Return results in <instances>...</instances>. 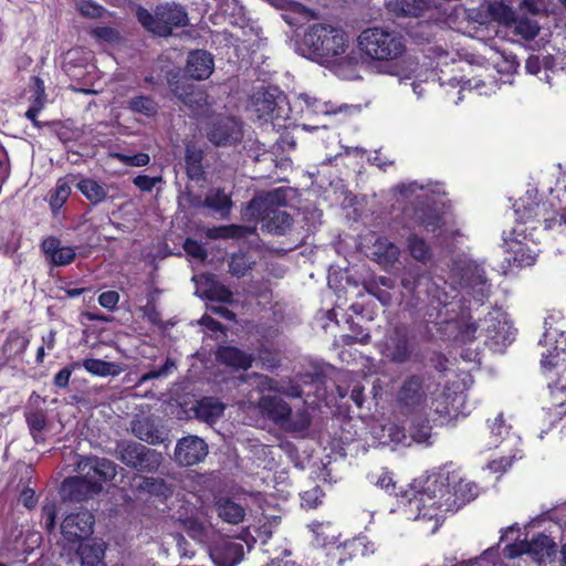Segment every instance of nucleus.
<instances>
[{"instance_id":"1","label":"nucleus","mask_w":566,"mask_h":566,"mask_svg":"<svg viewBox=\"0 0 566 566\" xmlns=\"http://www.w3.org/2000/svg\"><path fill=\"white\" fill-rule=\"evenodd\" d=\"M537 196L538 190L531 187L514 205L517 224L504 238L505 260L512 266L526 268L536 262L538 249L530 238L528 229L534 230L543 223L545 229L566 235V181H557L545 202Z\"/></svg>"},{"instance_id":"2","label":"nucleus","mask_w":566,"mask_h":566,"mask_svg":"<svg viewBox=\"0 0 566 566\" xmlns=\"http://www.w3.org/2000/svg\"><path fill=\"white\" fill-rule=\"evenodd\" d=\"M478 495L476 485L455 472L439 471L410 486L401 495V504L410 520L442 517L443 513L457 511Z\"/></svg>"},{"instance_id":"3","label":"nucleus","mask_w":566,"mask_h":566,"mask_svg":"<svg viewBox=\"0 0 566 566\" xmlns=\"http://www.w3.org/2000/svg\"><path fill=\"white\" fill-rule=\"evenodd\" d=\"M297 50L303 56L345 76L347 67L358 63V56L352 49L349 33L332 21L310 24L298 43Z\"/></svg>"},{"instance_id":"4","label":"nucleus","mask_w":566,"mask_h":566,"mask_svg":"<svg viewBox=\"0 0 566 566\" xmlns=\"http://www.w3.org/2000/svg\"><path fill=\"white\" fill-rule=\"evenodd\" d=\"M541 367L548 379V387L556 415L566 413V315L559 310L548 313L544 333L538 340Z\"/></svg>"},{"instance_id":"5","label":"nucleus","mask_w":566,"mask_h":566,"mask_svg":"<svg viewBox=\"0 0 566 566\" xmlns=\"http://www.w3.org/2000/svg\"><path fill=\"white\" fill-rule=\"evenodd\" d=\"M396 397L400 406L427 417L430 412L438 416L450 413L451 396L426 376L411 375L405 378Z\"/></svg>"},{"instance_id":"6","label":"nucleus","mask_w":566,"mask_h":566,"mask_svg":"<svg viewBox=\"0 0 566 566\" xmlns=\"http://www.w3.org/2000/svg\"><path fill=\"white\" fill-rule=\"evenodd\" d=\"M76 471L82 476L64 480L61 495L65 501L80 502L102 490V483L116 475L115 464L107 459L76 457Z\"/></svg>"},{"instance_id":"7","label":"nucleus","mask_w":566,"mask_h":566,"mask_svg":"<svg viewBox=\"0 0 566 566\" xmlns=\"http://www.w3.org/2000/svg\"><path fill=\"white\" fill-rule=\"evenodd\" d=\"M356 46L364 61L377 66L401 59L407 51L405 38L399 32L382 27L363 30L356 39Z\"/></svg>"},{"instance_id":"8","label":"nucleus","mask_w":566,"mask_h":566,"mask_svg":"<svg viewBox=\"0 0 566 566\" xmlns=\"http://www.w3.org/2000/svg\"><path fill=\"white\" fill-rule=\"evenodd\" d=\"M284 201L282 189H275L251 200L245 214L260 219L262 230L273 234H283L292 223L291 216L281 209Z\"/></svg>"},{"instance_id":"9","label":"nucleus","mask_w":566,"mask_h":566,"mask_svg":"<svg viewBox=\"0 0 566 566\" xmlns=\"http://www.w3.org/2000/svg\"><path fill=\"white\" fill-rule=\"evenodd\" d=\"M136 18L148 32L159 36H167L171 34L174 28L185 27L188 23L186 10L175 3L158 6L154 13L138 7Z\"/></svg>"},{"instance_id":"10","label":"nucleus","mask_w":566,"mask_h":566,"mask_svg":"<svg viewBox=\"0 0 566 566\" xmlns=\"http://www.w3.org/2000/svg\"><path fill=\"white\" fill-rule=\"evenodd\" d=\"M258 406L265 417L286 431L302 432L311 424V417L306 409H297L293 412L287 402L280 397L263 395Z\"/></svg>"},{"instance_id":"11","label":"nucleus","mask_w":566,"mask_h":566,"mask_svg":"<svg viewBox=\"0 0 566 566\" xmlns=\"http://www.w3.org/2000/svg\"><path fill=\"white\" fill-rule=\"evenodd\" d=\"M118 459L133 469L155 472L163 462L160 452L138 442H123L118 446Z\"/></svg>"},{"instance_id":"12","label":"nucleus","mask_w":566,"mask_h":566,"mask_svg":"<svg viewBox=\"0 0 566 566\" xmlns=\"http://www.w3.org/2000/svg\"><path fill=\"white\" fill-rule=\"evenodd\" d=\"M504 554L509 558H516L521 555H528L539 566L551 563L556 554L555 543L546 535H538L532 541H520L509 544L504 548Z\"/></svg>"},{"instance_id":"13","label":"nucleus","mask_w":566,"mask_h":566,"mask_svg":"<svg viewBox=\"0 0 566 566\" xmlns=\"http://www.w3.org/2000/svg\"><path fill=\"white\" fill-rule=\"evenodd\" d=\"M378 348L381 356L394 364L409 361L412 353L407 332L402 328H395L386 335Z\"/></svg>"},{"instance_id":"14","label":"nucleus","mask_w":566,"mask_h":566,"mask_svg":"<svg viewBox=\"0 0 566 566\" xmlns=\"http://www.w3.org/2000/svg\"><path fill=\"white\" fill-rule=\"evenodd\" d=\"M457 271L454 275L459 277V284L465 293L472 295L476 302L483 303L490 292L483 270L474 263H468Z\"/></svg>"},{"instance_id":"15","label":"nucleus","mask_w":566,"mask_h":566,"mask_svg":"<svg viewBox=\"0 0 566 566\" xmlns=\"http://www.w3.org/2000/svg\"><path fill=\"white\" fill-rule=\"evenodd\" d=\"M94 516L88 511L67 515L61 524L63 539L70 545H76L93 533Z\"/></svg>"},{"instance_id":"16","label":"nucleus","mask_w":566,"mask_h":566,"mask_svg":"<svg viewBox=\"0 0 566 566\" xmlns=\"http://www.w3.org/2000/svg\"><path fill=\"white\" fill-rule=\"evenodd\" d=\"M489 439L483 446L484 449L501 448L502 452L517 450L520 438L515 436L511 429V424L506 423L504 415L497 413L493 420H488Z\"/></svg>"},{"instance_id":"17","label":"nucleus","mask_w":566,"mask_h":566,"mask_svg":"<svg viewBox=\"0 0 566 566\" xmlns=\"http://www.w3.org/2000/svg\"><path fill=\"white\" fill-rule=\"evenodd\" d=\"M488 337L497 346H506L515 338V328L507 315L500 311L490 313L484 318Z\"/></svg>"},{"instance_id":"18","label":"nucleus","mask_w":566,"mask_h":566,"mask_svg":"<svg viewBox=\"0 0 566 566\" xmlns=\"http://www.w3.org/2000/svg\"><path fill=\"white\" fill-rule=\"evenodd\" d=\"M208 454V444L197 436L180 439L175 448V460L188 467L201 462Z\"/></svg>"},{"instance_id":"19","label":"nucleus","mask_w":566,"mask_h":566,"mask_svg":"<svg viewBox=\"0 0 566 566\" xmlns=\"http://www.w3.org/2000/svg\"><path fill=\"white\" fill-rule=\"evenodd\" d=\"M243 554V545L229 538L221 539L210 549V557L216 566H235Z\"/></svg>"},{"instance_id":"20","label":"nucleus","mask_w":566,"mask_h":566,"mask_svg":"<svg viewBox=\"0 0 566 566\" xmlns=\"http://www.w3.org/2000/svg\"><path fill=\"white\" fill-rule=\"evenodd\" d=\"M313 543L315 546L324 548L328 554H334V551L345 549L348 543H338L339 532L331 523H314L312 524Z\"/></svg>"},{"instance_id":"21","label":"nucleus","mask_w":566,"mask_h":566,"mask_svg":"<svg viewBox=\"0 0 566 566\" xmlns=\"http://www.w3.org/2000/svg\"><path fill=\"white\" fill-rule=\"evenodd\" d=\"M242 135L241 125L234 118H224L213 125L208 137L217 146L231 145L240 140Z\"/></svg>"},{"instance_id":"22","label":"nucleus","mask_w":566,"mask_h":566,"mask_svg":"<svg viewBox=\"0 0 566 566\" xmlns=\"http://www.w3.org/2000/svg\"><path fill=\"white\" fill-rule=\"evenodd\" d=\"M42 251L46 259L55 266H65L75 259V250L72 247L63 245L55 237H48L42 241Z\"/></svg>"},{"instance_id":"23","label":"nucleus","mask_w":566,"mask_h":566,"mask_svg":"<svg viewBox=\"0 0 566 566\" xmlns=\"http://www.w3.org/2000/svg\"><path fill=\"white\" fill-rule=\"evenodd\" d=\"M75 187L94 206L114 198L109 195V191L114 188L113 185L93 178L81 177Z\"/></svg>"},{"instance_id":"24","label":"nucleus","mask_w":566,"mask_h":566,"mask_svg":"<svg viewBox=\"0 0 566 566\" xmlns=\"http://www.w3.org/2000/svg\"><path fill=\"white\" fill-rule=\"evenodd\" d=\"M214 67L212 55L206 51L191 52L187 59L186 72L195 80L208 78Z\"/></svg>"},{"instance_id":"25","label":"nucleus","mask_w":566,"mask_h":566,"mask_svg":"<svg viewBox=\"0 0 566 566\" xmlns=\"http://www.w3.org/2000/svg\"><path fill=\"white\" fill-rule=\"evenodd\" d=\"M216 510L219 517L229 524H239L245 517V506L233 497L220 496L216 501Z\"/></svg>"},{"instance_id":"26","label":"nucleus","mask_w":566,"mask_h":566,"mask_svg":"<svg viewBox=\"0 0 566 566\" xmlns=\"http://www.w3.org/2000/svg\"><path fill=\"white\" fill-rule=\"evenodd\" d=\"M371 254L378 264L388 268L392 266L399 260L400 250L388 239L379 237L373 245Z\"/></svg>"},{"instance_id":"27","label":"nucleus","mask_w":566,"mask_h":566,"mask_svg":"<svg viewBox=\"0 0 566 566\" xmlns=\"http://www.w3.org/2000/svg\"><path fill=\"white\" fill-rule=\"evenodd\" d=\"M217 359L237 369H248L252 364L253 357L237 347L223 346L218 349Z\"/></svg>"},{"instance_id":"28","label":"nucleus","mask_w":566,"mask_h":566,"mask_svg":"<svg viewBox=\"0 0 566 566\" xmlns=\"http://www.w3.org/2000/svg\"><path fill=\"white\" fill-rule=\"evenodd\" d=\"M88 60L90 53L83 49L69 50L64 56L63 69L71 77L81 78L84 74L83 69Z\"/></svg>"},{"instance_id":"29","label":"nucleus","mask_w":566,"mask_h":566,"mask_svg":"<svg viewBox=\"0 0 566 566\" xmlns=\"http://www.w3.org/2000/svg\"><path fill=\"white\" fill-rule=\"evenodd\" d=\"M223 411L224 405L211 397L201 399L195 409L197 418L208 423L216 422Z\"/></svg>"},{"instance_id":"30","label":"nucleus","mask_w":566,"mask_h":566,"mask_svg":"<svg viewBox=\"0 0 566 566\" xmlns=\"http://www.w3.org/2000/svg\"><path fill=\"white\" fill-rule=\"evenodd\" d=\"M133 433L140 440L150 444L161 443L164 437L159 432L153 421L148 418H139L132 423Z\"/></svg>"},{"instance_id":"31","label":"nucleus","mask_w":566,"mask_h":566,"mask_svg":"<svg viewBox=\"0 0 566 566\" xmlns=\"http://www.w3.org/2000/svg\"><path fill=\"white\" fill-rule=\"evenodd\" d=\"M389 9L405 17H418L427 8H429L428 0H388Z\"/></svg>"},{"instance_id":"32","label":"nucleus","mask_w":566,"mask_h":566,"mask_svg":"<svg viewBox=\"0 0 566 566\" xmlns=\"http://www.w3.org/2000/svg\"><path fill=\"white\" fill-rule=\"evenodd\" d=\"M82 366L87 373L99 377L117 376L123 371L122 366L117 363L95 358L84 359Z\"/></svg>"},{"instance_id":"33","label":"nucleus","mask_w":566,"mask_h":566,"mask_svg":"<svg viewBox=\"0 0 566 566\" xmlns=\"http://www.w3.org/2000/svg\"><path fill=\"white\" fill-rule=\"evenodd\" d=\"M76 554L82 566H98L104 557V547L101 543L80 545Z\"/></svg>"},{"instance_id":"34","label":"nucleus","mask_w":566,"mask_h":566,"mask_svg":"<svg viewBox=\"0 0 566 566\" xmlns=\"http://www.w3.org/2000/svg\"><path fill=\"white\" fill-rule=\"evenodd\" d=\"M515 35L521 36L524 40H533L539 32L537 22L530 18H516L514 22L509 27Z\"/></svg>"},{"instance_id":"35","label":"nucleus","mask_w":566,"mask_h":566,"mask_svg":"<svg viewBox=\"0 0 566 566\" xmlns=\"http://www.w3.org/2000/svg\"><path fill=\"white\" fill-rule=\"evenodd\" d=\"M71 195L70 182L65 178H60L56 181L54 189L50 192V208L53 212L59 211L66 202Z\"/></svg>"},{"instance_id":"36","label":"nucleus","mask_w":566,"mask_h":566,"mask_svg":"<svg viewBox=\"0 0 566 566\" xmlns=\"http://www.w3.org/2000/svg\"><path fill=\"white\" fill-rule=\"evenodd\" d=\"M255 230V227H248V226H223L210 229L208 231V237L211 239H218V238H242L245 235H249L253 233Z\"/></svg>"},{"instance_id":"37","label":"nucleus","mask_w":566,"mask_h":566,"mask_svg":"<svg viewBox=\"0 0 566 566\" xmlns=\"http://www.w3.org/2000/svg\"><path fill=\"white\" fill-rule=\"evenodd\" d=\"M407 249L410 255L421 263L428 262L432 256L430 247L423 239L417 237L416 234H411L408 238Z\"/></svg>"},{"instance_id":"38","label":"nucleus","mask_w":566,"mask_h":566,"mask_svg":"<svg viewBox=\"0 0 566 566\" xmlns=\"http://www.w3.org/2000/svg\"><path fill=\"white\" fill-rule=\"evenodd\" d=\"M259 386L262 391H274L292 398L301 397L302 395L300 386L279 385L275 380L268 377H261Z\"/></svg>"},{"instance_id":"39","label":"nucleus","mask_w":566,"mask_h":566,"mask_svg":"<svg viewBox=\"0 0 566 566\" xmlns=\"http://www.w3.org/2000/svg\"><path fill=\"white\" fill-rule=\"evenodd\" d=\"M206 206L213 209L221 216L229 213L231 208V200L229 196L219 189L211 190L206 197Z\"/></svg>"},{"instance_id":"40","label":"nucleus","mask_w":566,"mask_h":566,"mask_svg":"<svg viewBox=\"0 0 566 566\" xmlns=\"http://www.w3.org/2000/svg\"><path fill=\"white\" fill-rule=\"evenodd\" d=\"M29 345V338L20 333H10L4 344L3 350L8 357L21 356Z\"/></svg>"},{"instance_id":"41","label":"nucleus","mask_w":566,"mask_h":566,"mask_svg":"<svg viewBox=\"0 0 566 566\" xmlns=\"http://www.w3.org/2000/svg\"><path fill=\"white\" fill-rule=\"evenodd\" d=\"M252 107L256 117L262 119L266 118L273 113L275 102L272 98V95L266 93H258L253 96Z\"/></svg>"},{"instance_id":"42","label":"nucleus","mask_w":566,"mask_h":566,"mask_svg":"<svg viewBox=\"0 0 566 566\" xmlns=\"http://www.w3.org/2000/svg\"><path fill=\"white\" fill-rule=\"evenodd\" d=\"M518 450H512V451H501V455L499 458H495L491 460L486 469L495 474H502L504 473L513 463V460L517 458Z\"/></svg>"},{"instance_id":"43","label":"nucleus","mask_w":566,"mask_h":566,"mask_svg":"<svg viewBox=\"0 0 566 566\" xmlns=\"http://www.w3.org/2000/svg\"><path fill=\"white\" fill-rule=\"evenodd\" d=\"M27 422L35 442L43 441L42 432L46 426L43 411H32L27 415Z\"/></svg>"},{"instance_id":"44","label":"nucleus","mask_w":566,"mask_h":566,"mask_svg":"<svg viewBox=\"0 0 566 566\" xmlns=\"http://www.w3.org/2000/svg\"><path fill=\"white\" fill-rule=\"evenodd\" d=\"M431 438V427L428 420L417 423L415 420L411 421L409 428V441L416 443H429Z\"/></svg>"},{"instance_id":"45","label":"nucleus","mask_w":566,"mask_h":566,"mask_svg":"<svg viewBox=\"0 0 566 566\" xmlns=\"http://www.w3.org/2000/svg\"><path fill=\"white\" fill-rule=\"evenodd\" d=\"M417 222L427 231H436L441 224V217L432 209H420L415 212Z\"/></svg>"},{"instance_id":"46","label":"nucleus","mask_w":566,"mask_h":566,"mask_svg":"<svg viewBox=\"0 0 566 566\" xmlns=\"http://www.w3.org/2000/svg\"><path fill=\"white\" fill-rule=\"evenodd\" d=\"M465 88L476 91L479 95H491L495 93L496 83L494 81L486 83L482 78H471L464 82L459 93L461 94Z\"/></svg>"},{"instance_id":"47","label":"nucleus","mask_w":566,"mask_h":566,"mask_svg":"<svg viewBox=\"0 0 566 566\" xmlns=\"http://www.w3.org/2000/svg\"><path fill=\"white\" fill-rule=\"evenodd\" d=\"M300 99H302L306 106V108L315 114H332L335 113V109L329 103L321 102L316 97L311 96L307 93L300 94Z\"/></svg>"},{"instance_id":"48","label":"nucleus","mask_w":566,"mask_h":566,"mask_svg":"<svg viewBox=\"0 0 566 566\" xmlns=\"http://www.w3.org/2000/svg\"><path fill=\"white\" fill-rule=\"evenodd\" d=\"M129 108L133 112L144 114L148 117L154 116L157 112L156 103L146 96H138L129 102Z\"/></svg>"},{"instance_id":"49","label":"nucleus","mask_w":566,"mask_h":566,"mask_svg":"<svg viewBox=\"0 0 566 566\" xmlns=\"http://www.w3.org/2000/svg\"><path fill=\"white\" fill-rule=\"evenodd\" d=\"M399 192L405 200H411L412 198L417 200H422L428 198V190L422 185L418 182H409L402 184L398 187Z\"/></svg>"},{"instance_id":"50","label":"nucleus","mask_w":566,"mask_h":566,"mask_svg":"<svg viewBox=\"0 0 566 566\" xmlns=\"http://www.w3.org/2000/svg\"><path fill=\"white\" fill-rule=\"evenodd\" d=\"M206 295L209 300L218 301L222 303L232 302V293L223 285L212 281L209 287L206 290Z\"/></svg>"},{"instance_id":"51","label":"nucleus","mask_w":566,"mask_h":566,"mask_svg":"<svg viewBox=\"0 0 566 566\" xmlns=\"http://www.w3.org/2000/svg\"><path fill=\"white\" fill-rule=\"evenodd\" d=\"M368 479L373 484H375L379 489L385 490L388 493H391L395 490L392 476L389 474V472L385 470L370 473L368 475Z\"/></svg>"},{"instance_id":"52","label":"nucleus","mask_w":566,"mask_h":566,"mask_svg":"<svg viewBox=\"0 0 566 566\" xmlns=\"http://www.w3.org/2000/svg\"><path fill=\"white\" fill-rule=\"evenodd\" d=\"M251 262L243 254H234L229 263V271L235 276H243L250 270Z\"/></svg>"},{"instance_id":"53","label":"nucleus","mask_w":566,"mask_h":566,"mask_svg":"<svg viewBox=\"0 0 566 566\" xmlns=\"http://www.w3.org/2000/svg\"><path fill=\"white\" fill-rule=\"evenodd\" d=\"M382 431L387 433L388 440L395 443L410 444L409 436L406 434L405 429L400 428L395 423H388L382 428Z\"/></svg>"},{"instance_id":"54","label":"nucleus","mask_w":566,"mask_h":566,"mask_svg":"<svg viewBox=\"0 0 566 566\" xmlns=\"http://www.w3.org/2000/svg\"><path fill=\"white\" fill-rule=\"evenodd\" d=\"M200 161L201 154L188 147L186 151V163L188 174L191 178L198 177L201 174Z\"/></svg>"},{"instance_id":"55","label":"nucleus","mask_w":566,"mask_h":566,"mask_svg":"<svg viewBox=\"0 0 566 566\" xmlns=\"http://www.w3.org/2000/svg\"><path fill=\"white\" fill-rule=\"evenodd\" d=\"M324 493L319 486H313L301 494L302 505L307 509H315L321 502Z\"/></svg>"},{"instance_id":"56","label":"nucleus","mask_w":566,"mask_h":566,"mask_svg":"<svg viewBox=\"0 0 566 566\" xmlns=\"http://www.w3.org/2000/svg\"><path fill=\"white\" fill-rule=\"evenodd\" d=\"M175 369V363L170 359H167L165 365L158 369H155V370H150L146 374H144L137 385H142L148 380H151V379H156V378H159L161 376H167L169 375L172 370Z\"/></svg>"},{"instance_id":"57","label":"nucleus","mask_w":566,"mask_h":566,"mask_svg":"<svg viewBox=\"0 0 566 566\" xmlns=\"http://www.w3.org/2000/svg\"><path fill=\"white\" fill-rule=\"evenodd\" d=\"M115 157L119 159L123 164L133 167H143L148 165L150 161L149 155L145 153H139L133 156L116 154Z\"/></svg>"},{"instance_id":"58","label":"nucleus","mask_w":566,"mask_h":566,"mask_svg":"<svg viewBox=\"0 0 566 566\" xmlns=\"http://www.w3.org/2000/svg\"><path fill=\"white\" fill-rule=\"evenodd\" d=\"M56 510L54 503H45L42 506V520L48 531H53L55 526Z\"/></svg>"},{"instance_id":"59","label":"nucleus","mask_w":566,"mask_h":566,"mask_svg":"<svg viewBox=\"0 0 566 566\" xmlns=\"http://www.w3.org/2000/svg\"><path fill=\"white\" fill-rule=\"evenodd\" d=\"M184 249L189 255L198 260H205L207 258L203 247L195 240L187 239L185 241Z\"/></svg>"},{"instance_id":"60","label":"nucleus","mask_w":566,"mask_h":566,"mask_svg":"<svg viewBox=\"0 0 566 566\" xmlns=\"http://www.w3.org/2000/svg\"><path fill=\"white\" fill-rule=\"evenodd\" d=\"M160 181V177H149L146 175H139L134 179V185L143 191H150L155 187V185Z\"/></svg>"},{"instance_id":"61","label":"nucleus","mask_w":566,"mask_h":566,"mask_svg":"<svg viewBox=\"0 0 566 566\" xmlns=\"http://www.w3.org/2000/svg\"><path fill=\"white\" fill-rule=\"evenodd\" d=\"M118 301L119 294L115 291H106L98 296V303L107 310H114Z\"/></svg>"},{"instance_id":"62","label":"nucleus","mask_w":566,"mask_h":566,"mask_svg":"<svg viewBox=\"0 0 566 566\" xmlns=\"http://www.w3.org/2000/svg\"><path fill=\"white\" fill-rule=\"evenodd\" d=\"M32 103L44 106L45 104V87L44 82L40 77L33 78V96Z\"/></svg>"},{"instance_id":"63","label":"nucleus","mask_w":566,"mask_h":566,"mask_svg":"<svg viewBox=\"0 0 566 566\" xmlns=\"http://www.w3.org/2000/svg\"><path fill=\"white\" fill-rule=\"evenodd\" d=\"M78 10L83 15L90 18L99 17L103 11L102 7L93 3L92 1H81L78 3Z\"/></svg>"},{"instance_id":"64","label":"nucleus","mask_w":566,"mask_h":566,"mask_svg":"<svg viewBox=\"0 0 566 566\" xmlns=\"http://www.w3.org/2000/svg\"><path fill=\"white\" fill-rule=\"evenodd\" d=\"M93 33L96 38L102 39L107 42H115L119 39L118 32L109 27H99L93 30Z\"/></svg>"}]
</instances>
